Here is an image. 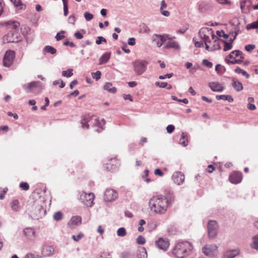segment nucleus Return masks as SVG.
<instances>
[{"label": "nucleus", "mask_w": 258, "mask_h": 258, "mask_svg": "<svg viewBox=\"0 0 258 258\" xmlns=\"http://www.w3.org/2000/svg\"><path fill=\"white\" fill-rule=\"evenodd\" d=\"M199 34L201 39L204 40L207 50L211 51L221 48L218 38L215 35L212 29L202 28L200 30Z\"/></svg>", "instance_id": "1"}, {"label": "nucleus", "mask_w": 258, "mask_h": 258, "mask_svg": "<svg viewBox=\"0 0 258 258\" xmlns=\"http://www.w3.org/2000/svg\"><path fill=\"white\" fill-rule=\"evenodd\" d=\"M149 206L151 210L158 214H163L166 212L169 201L163 196L153 197L149 201Z\"/></svg>", "instance_id": "2"}, {"label": "nucleus", "mask_w": 258, "mask_h": 258, "mask_svg": "<svg viewBox=\"0 0 258 258\" xmlns=\"http://www.w3.org/2000/svg\"><path fill=\"white\" fill-rule=\"evenodd\" d=\"M81 123L83 129H88L90 124L97 127L96 131L100 133L103 130V126L105 123V120L104 119L100 120L96 117L88 114L84 116L81 120Z\"/></svg>", "instance_id": "3"}, {"label": "nucleus", "mask_w": 258, "mask_h": 258, "mask_svg": "<svg viewBox=\"0 0 258 258\" xmlns=\"http://www.w3.org/2000/svg\"><path fill=\"white\" fill-rule=\"evenodd\" d=\"M192 249V246L188 241L177 243L173 249V254L177 258H184L189 255Z\"/></svg>", "instance_id": "4"}, {"label": "nucleus", "mask_w": 258, "mask_h": 258, "mask_svg": "<svg viewBox=\"0 0 258 258\" xmlns=\"http://www.w3.org/2000/svg\"><path fill=\"white\" fill-rule=\"evenodd\" d=\"M244 59L243 53L239 50L231 51L225 58V61L228 64H240Z\"/></svg>", "instance_id": "5"}, {"label": "nucleus", "mask_w": 258, "mask_h": 258, "mask_svg": "<svg viewBox=\"0 0 258 258\" xmlns=\"http://www.w3.org/2000/svg\"><path fill=\"white\" fill-rule=\"evenodd\" d=\"M149 61L145 59H137L133 62V70L135 74L141 76L144 74L147 70Z\"/></svg>", "instance_id": "6"}, {"label": "nucleus", "mask_w": 258, "mask_h": 258, "mask_svg": "<svg viewBox=\"0 0 258 258\" xmlns=\"http://www.w3.org/2000/svg\"><path fill=\"white\" fill-rule=\"evenodd\" d=\"M94 195L93 193L87 194L82 191L80 193L79 200L80 201L88 207H92L93 205Z\"/></svg>", "instance_id": "7"}, {"label": "nucleus", "mask_w": 258, "mask_h": 258, "mask_svg": "<svg viewBox=\"0 0 258 258\" xmlns=\"http://www.w3.org/2000/svg\"><path fill=\"white\" fill-rule=\"evenodd\" d=\"M22 88L27 93H34L35 89H38L39 91L42 89V84L38 81H33L29 83L24 84Z\"/></svg>", "instance_id": "8"}, {"label": "nucleus", "mask_w": 258, "mask_h": 258, "mask_svg": "<svg viewBox=\"0 0 258 258\" xmlns=\"http://www.w3.org/2000/svg\"><path fill=\"white\" fill-rule=\"evenodd\" d=\"M15 54V52L13 50H8L6 51L3 60L4 66L10 67L13 63Z\"/></svg>", "instance_id": "9"}, {"label": "nucleus", "mask_w": 258, "mask_h": 258, "mask_svg": "<svg viewBox=\"0 0 258 258\" xmlns=\"http://www.w3.org/2000/svg\"><path fill=\"white\" fill-rule=\"evenodd\" d=\"M218 225L216 221L210 220L208 224V235L210 238L215 237L218 233Z\"/></svg>", "instance_id": "10"}, {"label": "nucleus", "mask_w": 258, "mask_h": 258, "mask_svg": "<svg viewBox=\"0 0 258 258\" xmlns=\"http://www.w3.org/2000/svg\"><path fill=\"white\" fill-rule=\"evenodd\" d=\"M118 198L117 192L111 188L107 189L104 194V199L106 202H113Z\"/></svg>", "instance_id": "11"}, {"label": "nucleus", "mask_w": 258, "mask_h": 258, "mask_svg": "<svg viewBox=\"0 0 258 258\" xmlns=\"http://www.w3.org/2000/svg\"><path fill=\"white\" fill-rule=\"evenodd\" d=\"M18 32L9 31L3 37V41L4 42L11 43L17 42L19 41Z\"/></svg>", "instance_id": "12"}, {"label": "nucleus", "mask_w": 258, "mask_h": 258, "mask_svg": "<svg viewBox=\"0 0 258 258\" xmlns=\"http://www.w3.org/2000/svg\"><path fill=\"white\" fill-rule=\"evenodd\" d=\"M3 25L6 27L7 30L9 31L18 32L20 25L17 21L10 20L4 22Z\"/></svg>", "instance_id": "13"}, {"label": "nucleus", "mask_w": 258, "mask_h": 258, "mask_svg": "<svg viewBox=\"0 0 258 258\" xmlns=\"http://www.w3.org/2000/svg\"><path fill=\"white\" fill-rule=\"evenodd\" d=\"M45 211L43 209L42 206L37 205L34 207L31 213V215L34 219H38L44 215Z\"/></svg>", "instance_id": "14"}, {"label": "nucleus", "mask_w": 258, "mask_h": 258, "mask_svg": "<svg viewBox=\"0 0 258 258\" xmlns=\"http://www.w3.org/2000/svg\"><path fill=\"white\" fill-rule=\"evenodd\" d=\"M242 179V174L241 172L235 171L232 173L229 177L230 182L233 184H238L241 182Z\"/></svg>", "instance_id": "15"}, {"label": "nucleus", "mask_w": 258, "mask_h": 258, "mask_svg": "<svg viewBox=\"0 0 258 258\" xmlns=\"http://www.w3.org/2000/svg\"><path fill=\"white\" fill-rule=\"evenodd\" d=\"M217 250V246L215 244L206 245L203 247V252L207 256H210L215 253Z\"/></svg>", "instance_id": "16"}, {"label": "nucleus", "mask_w": 258, "mask_h": 258, "mask_svg": "<svg viewBox=\"0 0 258 258\" xmlns=\"http://www.w3.org/2000/svg\"><path fill=\"white\" fill-rule=\"evenodd\" d=\"M167 35L154 34L152 36V40L155 42L158 47H160L166 40Z\"/></svg>", "instance_id": "17"}, {"label": "nucleus", "mask_w": 258, "mask_h": 258, "mask_svg": "<svg viewBox=\"0 0 258 258\" xmlns=\"http://www.w3.org/2000/svg\"><path fill=\"white\" fill-rule=\"evenodd\" d=\"M185 179L184 175L181 172L177 171L172 175V180L177 185H181L183 183Z\"/></svg>", "instance_id": "18"}, {"label": "nucleus", "mask_w": 258, "mask_h": 258, "mask_svg": "<svg viewBox=\"0 0 258 258\" xmlns=\"http://www.w3.org/2000/svg\"><path fill=\"white\" fill-rule=\"evenodd\" d=\"M23 233L27 239L30 241H33L35 238V232L32 228H26L23 230Z\"/></svg>", "instance_id": "19"}, {"label": "nucleus", "mask_w": 258, "mask_h": 258, "mask_svg": "<svg viewBox=\"0 0 258 258\" xmlns=\"http://www.w3.org/2000/svg\"><path fill=\"white\" fill-rule=\"evenodd\" d=\"M156 245L159 248L166 250L169 245V243L167 239L160 238L156 241Z\"/></svg>", "instance_id": "20"}, {"label": "nucleus", "mask_w": 258, "mask_h": 258, "mask_svg": "<svg viewBox=\"0 0 258 258\" xmlns=\"http://www.w3.org/2000/svg\"><path fill=\"white\" fill-rule=\"evenodd\" d=\"M209 86L214 92H220L223 91L224 88L223 85L217 82H212L209 83Z\"/></svg>", "instance_id": "21"}, {"label": "nucleus", "mask_w": 258, "mask_h": 258, "mask_svg": "<svg viewBox=\"0 0 258 258\" xmlns=\"http://www.w3.org/2000/svg\"><path fill=\"white\" fill-rule=\"evenodd\" d=\"M117 161L116 158H112L104 165V168L108 171H113L117 167Z\"/></svg>", "instance_id": "22"}, {"label": "nucleus", "mask_w": 258, "mask_h": 258, "mask_svg": "<svg viewBox=\"0 0 258 258\" xmlns=\"http://www.w3.org/2000/svg\"><path fill=\"white\" fill-rule=\"evenodd\" d=\"M54 248L49 245H44L41 248V253L44 256H49L53 254Z\"/></svg>", "instance_id": "23"}, {"label": "nucleus", "mask_w": 258, "mask_h": 258, "mask_svg": "<svg viewBox=\"0 0 258 258\" xmlns=\"http://www.w3.org/2000/svg\"><path fill=\"white\" fill-rule=\"evenodd\" d=\"M82 223V218L80 216H75L72 217L70 221L68 223V225L71 227L74 228L75 226L81 224Z\"/></svg>", "instance_id": "24"}, {"label": "nucleus", "mask_w": 258, "mask_h": 258, "mask_svg": "<svg viewBox=\"0 0 258 258\" xmlns=\"http://www.w3.org/2000/svg\"><path fill=\"white\" fill-rule=\"evenodd\" d=\"M239 253L238 249H233L226 251L223 255L222 258H234Z\"/></svg>", "instance_id": "25"}, {"label": "nucleus", "mask_w": 258, "mask_h": 258, "mask_svg": "<svg viewBox=\"0 0 258 258\" xmlns=\"http://www.w3.org/2000/svg\"><path fill=\"white\" fill-rule=\"evenodd\" d=\"M250 2L246 0H242L240 2V9L243 13H248L249 10Z\"/></svg>", "instance_id": "26"}, {"label": "nucleus", "mask_w": 258, "mask_h": 258, "mask_svg": "<svg viewBox=\"0 0 258 258\" xmlns=\"http://www.w3.org/2000/svg\"><path fill=\"white\" fill-rule=\"evenodd\" d=\"M232 86L235 90L237 92H240L243 89L242 84L235 78L232 79Z\"/></svg>", "instance_id": "27"}, {"label": "nucleus", "mask_w": 258, "mask_h": 258, "mask_svg": "<svg viewBox=\"0 0 258 258\" xmlns=\"http://www.w3.org/2000/svg\"><path fill=\"white\" fill-rule=\"evenodd\" d=\"M18 10H21L26 8V5L23 4L21 0H10Z\"/></svg>", "instance_id": "28"}, {"label": "nucleus", "mask_w": 258, "mask_h": 258, "mask_svg": "<svg viewBox=\"0 0 258 258\" xmlns=\"http://www.w3.org/2000/svg\"><path fill=\"white\" fill-rule=\"evenodd\" d=\"M111 53L105 52L99 58L100 64H105L108 61L110 58Z\"/></svg>", "instance_id": "29"}, {"label": "nucleus", "mask_w": 258, "mask_h": 258, "mask_svg": "<svg viewBox=\"0 0 258 258\" xmlns=\"http://www.w3.org/2000/svg\"><path fill=\"white\" fill-rule=\"evenodd\" d=\"M137 258H147V252L144 247H140L137 250Z\"/></svg>", "instance_id": "30"}, {"label": "nucleus", "mask_w": 258, "mask_h": 258, "mask_svg": "<svg viewBox=\"0 0 258 258\" xmlns=\"http://www.w3.org/2000/svg\"><path fill=\"white\" fill-rule=\"evenodd\" d=\"M188 143V141L187 139V135L184 133H182L181 134V137L179 141V144L183 147H186L187 146Z\"/></svg>", "instance_id": "31"}, {"label": "nucleus", "mask_w": 258, "mask_h": 258, "mask_svg": "<svg viewBox=\"0 0 258 258\" xmlns=\"http://www.w3.org/2000/svg\"><path fill=\"white\" fill-rule=\"evenodd\" d=\"M104 89L107 90L109 92L114 94L116 92V89L112 86L111 83L107 82L104 86Z\"/></svg>", "instance_id": "32"}, {"label": "nucleus", "mask_w": 258, "mask_h": 258, "mask_svg": "<svg viewBox=\"0 0 258 258\" xmlns=\"http://www.w3.org/2000/svg\"><path fill=\"white\" fill-rule=\"evenodd\" d=\"M166 48H172L176 50H179L180 48L179 45L178 43L176 41H169L167 42L166 46Z\"/></svg>", "instance_id": "33"}, {"label": "nucleus", "mask_w": 258, "mask_h": 258, "mask_svg": "<svg viewBox=\"0 0 258 258\" xmlns=\"http://www.w3.org/2000/svg\"><path fill=\"white\" fill-rule=\"evenodd\" d=\"M216 98L217 100H227L229 102H232L233 101V98L231 95H217L216 96Z\"/></svg>", "instance_id": "34"}, {"label": "nucleus", "mask_w": 258, "mask_h": 258, "mask_svg": "<svg viewBox=\"0 0 258 258\" xmlns=\"http://www.w3.org/2000/svg\"><path fill=\"white\" fill-rule=\"evenodd\" d=\"M155 85L156 86H158L161 88H166L168 90H170L172 89V86L170 84H168L166 82H156L155 83Z\"/></svg>", "instance_id": "35"}, {"label": "nucleus", "mask_w": 258, "mask_h": 258, "mask_svg": "<svg viewBox=\"0 0 258 258\" xmlns=\"http://www.w3.org/2000/svg\"><path fill=\"white\" fill-rule=\"evenodd\" d=\"M43 51L51 54H54L56 52V49L50 45L45 46L43 48Z\"/></svg>", "instance_id": "36"}, {"label": "nucleus", "mask_w": 258, "mask_h": 258, "mask_svg": "<svg viewBox=\"0 0 258 258\" xmlns=\"http://www.w3.org/2000/svg\"><path fill=\"white\" fill-rule=\"evenodd\" d=\"M223 43V50L226 51L232 49L233 47V44L231 42H227L225 40L221 41Z\"/></svg>", "instance_id": "37"}, {"label": "nucleus", "mask_w": 258, "mask_h": 258, "mask_svg": "<svg viewBox=\"0 0 258 258\" xmlns=\"http://www.w3.org/2000/svg\"><path fill=\"white\" fill-rule=\"evenodd\" d=\"M234 72L237 74H241L243 76H245L246 79L249 78V75L246 71L238 67H236Z\"/></svg>", "instance_id": "38"}, {"label": "nucleus", "mask_w": 258, "mask_h": 258, "mask_svg": "<svg viewBox=\"0 0 258 258\" xmlns=\"http://www.w3.org/2000/svg\"><path fill=\"white\" fill-rule=\"evenodd\" d=\"M251 246L255 249H258V234L253 237Z\"/></svg>", "instance_id": "39"}, {"label": "nucleus", "mask_w": 258, "mask_h": 258, "mask_svg": "<svg viewBox=\"0 0 258 258\" xmlns=\"http://www.w3.org/2000/svg\"><path fill=\"white\" fill-rule=\"evenodd\" d=\"M62 75L63 77L67 78L71 77L73 75V69H69L67 71H63L62 72Z\"/></svg>", "instance_id": "40"}, {"label": "nucleus", "mask_w": 258, "mask_h": 258, "mask_svg": "<svg viewBox=\"0 0 258 258\" xmlns=\"http://www.w3.org/2000/svg\"><path fill=\"white\" fill-rule=\"evenodd\" d=\"M247 30L258 29V23L256 21L253 22L246 26Z\"/></svg>", "instance_id": "41"}, {"label": "nucleus", "mask_w": 258, "mask_h": 258, "mask_svg": "<svg viewBox=\"0 0 258 258\" xmlns=\"http://www.w3.org/2000/svg\"><path fill=\"white\" fill-rule=\"evenodd\" d=\"M215 71L218 74H222L224 73L225 70L224 67L222 66L220 64H218L216 66Z\"/></svg>", "instance_id": "42"}, {"label": "nucleus", "mask_w": 258, "mask_h": 258, "mask_svg": "<svg viewBox=\"0 0 258 258\" xmlns=\"http://www.w3.org/2000/svg\"><path fill=\"white\" fill-rule=\"evenodd\" d=\"M12 209L15 211H17L19 210V202L18 200H14L11 203Z\"/></svg>", "instance_id": "43"}, {"label": "nucleus", "mask_w": 258, "mask_h": 258, "mask_svg": "<svg viewBox=\"0 0 258 258\" xmlns=\"http://www.w3.org/2000/svg\"><path fill=\"white\" fill-rule=\"evenodd\" d=\"M62 213L60 211H57L53 215V219L57 221H60L62 219Z\"/></svg>", "instance_id": "44"}, {"label": "nucleus", "mask_w": 258, "mask_h": 258, "mask_svg": "<svg viewBox=\"0 0 258 258\" xmlns=\"http://www.w3.org/2000/svg\"><path fill=\"white\" fill-rule=\"evenodd\" d=\"M126 234V230L123 227L119 228L117 231V234L119 236L123 237L125 236Z\"/></svg>", "instance_id": "45"}, {"label": "nucleus", "mask_w": 258, "mask_h": 258, "mask_svg": "<svg viewBox=\"0 0 258 258\" xmlns=\"http://www.w3.org/2000/svg\"><path fill=\"white\" fill-rule=\"evenodd\" d=\"M92 77L96 81L99 80L101 76V72L100 71H97L95 73H92Z\"/></svg>", "instance_id": "46"}, {"label": "nucleus", "mask_w": 258, "mask_h": 258, "mask_svg": "<svg viewBox=\"0 0 258 258\" xmlns=\"http://www.w3.org/2000/svg\"><path fill=\"white\" fill-rule=\"evenodd\" d=\"M63 2L64 15L67 16L68 14V0H62Z\"/></svg>", "instance_id": "47"}, {"label": "nucleus", "mask_w": 258, "mask_h": 258, "mask_svg": "<svg viewBox=\"0 0 258 258\" xmlns=\"http://www.w3.org/2000/svg\"><path fill=\"white\" fill-rule=\"evenodd\" d=\"M64 33V31L62 30L60 31L59 32H58L55 37L56 40L59 41L63 39L64 37V35H63Z\"/></svg>", "instance_id": "48"}, {"label": "nucleus", "mask_w": 258, "mask_h": 258, "mask_svg": "<svg viewBox=\"0 0 258 258\" xmlns=\"http://www.w3.org/2000/svg\"><path fill=\"white\" fill-rule=\"evenodd\" d=\"M241 30L238 27H236L231 32L232 35H234V39H236L237 35L241 33Z\"/></svg>", "instance_id": "49"}, {"label": "nucleus", "mask_w": 258, "mask_h": 258, "mask_svg": "<svg viewBox=\"0 0 258 258\" xmlns=\"http://www.w3.org/2000/svg\"><path fill=\"white\" fill-rule=\"evenodd\" d=\"M84 16L87 21H89L93 18V15L88 12L84 13Z\"/></svg>", "instance_id": "50"}, {"label": "nucleus", "mask_w": 258, "mask_h": 258, "mask_svg": "<svg viewBox=\"0 0 258 258\" xmlns=\"http://www.w3.org/2000/svg\"><path fill=\"white\" fill-rule=\"evenodd\" d=\"M136 240L137 243L139 244H144L146 242L145 238L142 235L139 236Z\"/></svg>", "instance_id": "51"}, {"label": "nucleus", "mask_w": 258, "mask_h": 258, "mask_svg": "<svg viewBox=\"0 0 258 258\" xmlns=\"http://www.w3.org/2000/svg\"><path fill=\"white\" fill-rule=\"evenodd\" d=\"M84 236V235L82 233H79L77 235H73L72 236V238L73 240L75 241H79L82 238H83Z\"/></svg>", "instance_id": "52"}, {"label": "nucleus", "mask_w": 258, "mask_h": 258, "mask_svg": "<svg viewBox=\"0 0 258 258\" xmlns=\"http://www.w3.org/2000/svg\"><path fill=\"white\" fill-rule=\"evenodd\" d=\"M20 187L24 190H27L29 188V185L28 183L25 182H22L20 184Z\"/></svg>", "instance_id": "53"}, {"label": "nucleus", "mask_w": 258, "mask_h": 258, "mask_svg": "<svg viewBox=\"0 0 258 258\" xmlns=\"http://www.w3.org/2000/svg\"><path fill=\"white\" fill-rule=\"evenodd\" d=\"M202 63L203 65L209 68H211L213 67V63L206 59H204L203 60Z\"/></svg>", "instance_id": "54"}, {"label": "nucleus", "mask_w": 258, "mask_h": 258, "mask_svg": "<svg viewBox=\"0 0 258 258\" xmlns=\"http://www.w3.org/2000/svg\"><path fill=\"white\" fill-rule=\"evenodd\" d=\"M255 47L254 44H248L245 46V49L248 52L251 51Z\"/></svg>", "instance_id": "55"}, {"label": "nucleus", "mask_w": 258, "mask_h": 258, "mask_svg": "<svg viewBox=\"0 0 258 258\" xmlns=\"http://www.w3.org/2000/svg\"><path fill=\"white\" fill-rule=\"evenodd\" d=\"M102 42H106V40L102 36H98L96 40V43L98 45L100 44Z\"/></svg>", "instance_id": "56"}, {"label": "nucleus", "mask_w": 258, "mask_h": 258, "mask_svg": "<svg viewBox=\"0 0 258 258\" xmlns=\"http://www.w3.org/2000/svg\"><path fill=\"white\" fill-rule=\"evenodd\" d=\"M216 1L221 5H230L231 4L230 0H216Z\"/></svg>", "instance_id": "57"}, {"label": "nucleus", "mask_w": 258, "mask_h": 258, "mask_svg": "<svg viewBox=\"0 0 258 258\" xmlns=\"http://www.w3.org/2000/svg\"><path fill=\"white\" fill-rule=\"evenodd\" d=\"M175 130V126L172 124H169L166 127L167 132L171 134Z\"/></svg>", "instance_id": "58"}, {"label": "nucleus", "mask_w": 258, "mask_h": 258, "mask_svg": "<svg viewBox=\"0 0 258 258\" xmlns=\"http://www.w3.org/2000/svg\"><path fill=\"white\" fill-rule=\"evenodd\" d=\"M217 34L219 37H223L225 38H227L228 37V35L225 33L224 31L223 30L221 31H217Z\"/></svg>", "instance_id": "59"}, {"label": "nucleus", "mask_w": 258, "mask_h": 258, "mask_svg": "<svg viewBox=\"0 0 258 258\" xmlns=\"http://www.w3.org/2000/svg\"><path fill=\"white\" fill-rule=\"evenodd\" d=\"M68 20L70 23L74 24L76 21V18L74 15H71L69 17Z\"/></svg>", "instance_id": "60"}, {"label": "nucleus", "mask_w": 258, "mask_h": 258, "mask_svg": "<svg viewBox=\"0 0 258 258\" xmlns=\"http://www.w3.org/2000/svg\"><path fill=\"white\" fill-rule=\"evenodd\" d=\"M173 76V74L172 73H170V74H167L165 75H160L159 76V79H161V80H163V79H165L167 78H170L171 77H172Z\"/></svg>", "instance_id": "61"}, {"label": "nucleus", "mask_w": 258, "mask_h": 258, "mask_svg": "<svg viewBox=\"0 0 258 258\" xmlns=\"http://www.w3.org/2000/svg\"><path fill=\"white\" fill-rule=\"evenodd\" d=\"M74 35L75 37L78 39H81L83 37V34L79 31H78L76 32H75Z\"/></svg>", "instance_id": "62"}, {"label": "nucleus", "mask_w": 258, "mask_h": 258, "mask_svg": "<svg viewBox=\"0 0 258 258\" xmlns=\"http://www.w3.org/2000/svg\"><path fill=\"white\" fill-rule=\"evenodd\" d=\"M136 44V39L134 37L130 38L128 40V44L133 46Z\"/></svg>", "instance_id": "63"}, {"label": "nucleus", "mask_w": 258, "mask_h": 258, "mask_svg": "<svg viewBox=\"0 0 258 258\" xmlns=\"http://www.w3.org/2000/svg\"><path fill=\"white\" fill-rule=\"evenodd\" d=\"M160 12L162 15L165 17H169L170 15V13L168 11L163 10H160Z\"/></svg>", "instance_id": "64"}]
</instances>
